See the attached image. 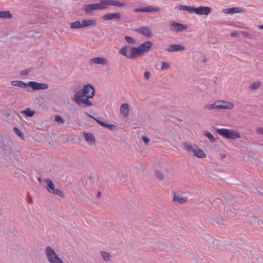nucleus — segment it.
<instances>
[{
  "instance_id": "nucleus-45",
  "label": "nucleus",
  "mask_w": 263,
  "mask_h": 263,
  "mask_svg": "<svg viewBox=\"0 0 263 263\" xmlns=\"http://www.w3.org/2000/svg\"><path fill=\"white\" fill-rule=\"evenodd\" d=\"M220 157H221V158L223 159V158H226V156L225 154H222L220 155Z\"/></svg>"
},
{
  "instance_id": "nucleus-47",
  "label": "nucleus",
  "mask_w": 263,
  "mask_h": 263,
  "mask_svg": "<svg viewBox=\"0 0 263 263\" xmlns=\"http://www.w3.org/2000/svg\"><path fill=\"white\" fill-rule=\"evenodd\" d=\"M258 27L259 28V29L263 30V25H262L261 26H258Z\"/></svg>"
},
{
  "instance_id": "nucleus-39",
  "label": "nucleus",
  "mask_w": 263,
  "mask_h": 263,
  "mask_svg": "<svg viewBox=\"0 0 263 263\" xmlns=\"http://www.w3.org/2000/svg\"><path fill=\"white\" fill-rule=\"evenodd\" d=\"M55 121L59 123L63 124L64 123V121L61 118L60 116H56L55 117Z\"/></svg>"
},
{
  "instance_id": "nucleus-14",
  "label": "nucleus",
  "mask_w": 263,
  "mask_h": 263,
  "mask_svg": "<svg viewBox=\"0 0 263 263\" xmlns=\"http://www.w3.org/2000/svg\"><path fill=\"white\" fill-rule=\"evenodd\" d=\"M219 109H232L234 107V104L229 101L219 100Z\"/></svg>"
},
{
  "instance_id": "nucleus-24",
  "label": "nucleus",
  "mask_w": 263,
  "mask_h": 263,
  "mask_svg": "<svg viewBox=\"0 0 263 263\" xmlns=\"http://www.w3.org/2000/svg\"><path fill=\"white\" fill-rule=\"evenodd\" d=\"M120 111L124 117H128L129 112V105L127 103H123L120 107Z\"/></svg>"
},
{
  "instance_id": "nucleus-36",
  "label": "nucleus",
  "mask_w": 263,
  "mask_h": 263,
  "mask_svg": "<svg viewBox=\"0 0 263 263\" xmlns=\"http://www.w3.org/2000/svg\"><path fill=\"white\" fill-rule=\"evenodd\" d=\"M204 136L208 138L211 142H214L215 141V139L214 136L208 131L205 132Z\"/></svg>"
},
{
  "instance_id": "nucleus-15",
  "label": "nucleus",
  "mask_w": 263,
  "mask_h": 263,
  "mask_svg": "<svg viewBox=\"0 0 263 263\" xmlns=\"http://www.w3.org/2000/svg\"><path fill=\"white\" fill-rule=\"evenodd\" d=\"M89 62L90 65L95 64L102 65H106L108 63V60L102 57H97L90 59Z\"/></svg>"
},
{
  "instance_id": "nucleus-26",
  "label": "nucleus",
  "mask_w": 263,
  "mask_h": 263,
  "mask_svg": "<svg viewBox=\"0 0 263 263\" xmlns=\"http://www.w3.org/2000/svg\"><path fill=\"white\" fill-rule=\"evenodd\" d=\"M176 8L180 10L187 11L190 13H194V7L193 6L179 5L176 7Z\"/></svg>"
},
{
  "instance_id": "nucleus-48",
  "label": "nucleus",
  "mask_w": 263,
  "mask_h": 263,
  "mask_svg": "<svg viewBox=\"0 0 263 263\" xmlns=\"http://www.w3.org/2000/svg\"><path fill=\"white\" fill-rule=\"evenodd\" d=\"M38 180L39 181L41 182L42 179L41 178H39Z\"/></svg>"
},
{
  "instance_id": "nucleus-38",
  "label": "nucleus",
  "mask_w": 263,
  "mask_h": 263,
  "mask_svg": "<svg viewBox=\"0 0 263 263\" xmlns=\"http://www.w3.org/2000/svg\"><path fill=\"white\" fill-rule=\"evenodd\" d=\"M170 65L169 63L165 62H162V66L161 67L162 70L167 69L170 68Z\"/></svg>"
},
{
  "instance_id": "nucleus-21",
  "label": "nucleus",
  "mask_w": 263,
  "mask_h": 263,
  "mask_svg": "<svg viewBox=\"0 0 263 263\" xmlns=\"http://www.w3.org/2000/svg\"><path fill=\"white\" fill-rule=\"evenodd\" d=\"M82 135L85 140L90 144H93L95 143V140L91 134L83 132Z\"/></svg>"
},
{
  "instance_id": "nucleus-5",
  "label": "nucleus",
  "mask_w": 263,
  "mask_h": 263,
  "mask_svg": "<svg viewBox=\"0 0 263 263\" xmlns=\"http://www.w3.org/2000/svg\"><path fill=\"white\" fill-rule=\"evenodd\" d=\"M217 133L218 135L228 139H236L240 138V135L238 132L231 129H218Z\"/></svg>"
},
{
  "instance_id": "nucleus-8",
  "label": "nucleus",
  "mask_w": 263,
  "mask_h": 263,
  "mask_svg": "<svg viewBox=\"0 0 263 263\" xmlns=\"http://www.w3.org/2000/svg\"><path fill=\"white\" fill-rule=\"evenodd\" d=\"M27 84L34 90L47 89L49 87L46 83H40L35 81H30Z\"/></svg>"
},
{
  "instance_id": "nucleus-44",
  "label": "nucleus",
  "mask_w": 263,
  "mask_h": 263,
  "mask_svg": "<svg viewBox=\"0 0 263 263\" xmlns=\"http://www.w3.org/2000/svg\"><path fill=\"white\" fill-rule=\"evenodd\" d=\"M238 33L237 32H233L231 33V36L232 37L236 36Z\"/></svg>"
},
{
  "instance_id": "nucleus-43",
  "label": "nucleus",
  "mask_w": 263,
  "mask_h": 263,
  "mask_svg": "<svg viewBox=\"0 0 263 263\" xmlns=\"http://www.w3.org/2000/svg\"><path fill=\"white\" fill-rule=\"evenodd\" d=\"M256 132L258 134L263 135V128L262 127H258L256 129Z\"/></svg>"
},
{
  "instance_id": "nucleus-2",
  "label": "nucleus",
  "mask_w": 263,
  "mask_h": 263,
  "mask_svg": "<svg viewBox=\"0 0 263 263\" xmlns=\"http://www.w3.org/2000/svg\"><path fill=\"white\" fill-rule=\"evenodd\" d=\"M183 146L185 151L189 153H193L194 156L197 158H205L206 157L204 151L197 145H192L189 143L185 142L183 144Z\"/></svg>"
},
{
  "instance_id": "nucleus-33",
  "label": "nucleus",
  "mask_w": 263,
  "mask_h": 263,
  "mask_svg": "<svg viewBox=\"0 0 263 263\" xmlns=\"http://www.w3.org/2000/svg\"><path fill=\"white\" fill-rule=\"evenodd\" d=\"M21 113L22 114H25L26 116L32 117L35 115V111L34 110H31L29 108H27L26 110L22 111Z\"/></svg>"
},
{
  "instance_id": "nucleus-28",
  "label": "nucleus",
  "mask_w": 263,
  "mask_h": 263,
  "mask_svg": "<svg viewBox=\"0 0 263 263\" xmlns=\"http://www.w3.org/2000/svg\"><path fill=\"white\" fill-rule=\"evenodd\" d=\"M109 5L110 6H115L119 7H122L126 6V4L124 3L120 2L118 1L109 0Z\"/></svg>"
},
{
  "instance_id": "nucleus-20",
  "label": "nucleus",
  "mask_w": 263,
  "mask_h": 263,
  "mask_svg": "<svg viewBox=\"0 0 263 263\" xmlns=\"http://www.w3.org/2000/svg\"><path fill=\"white\" fill-rule=\"evenodd\" d=\"M205 110H219V101H216L213 104H209L204 106Z\"/></svg>"
},
{
  "instance_id": "nucleus-19",
  "label": "nucleus",
  "mask_w": 263,
  "mask_h": 263,
  "mask_svg": "<svg viewBox=\"0 0 263 263\" xmlns=\"http://www.w3.org/2000/svg\"><path fill=\"white\" fill-rule=\"evenodd\" d=\"M97 10L106 9L110 6L109 0H102L99 3L96 4Z\"/></svg>"
},
{
  "instance_id": "nucleus-27",
  "label": "nucleus",
  "mask_w": 263,
  "mask_h": 263,
  "mask_svg": "<svg viewBox=\"0 0 263 263\" xmlns=\"http://www.w3.org/2000/svg\"><path fill=\"white\" fill-rule=\"evenodd\" d=\"M93 119H95L100 125L106 127L110 130H113L116 127L115 125L114 124H108L104 122L98 120L96 118H93Z\"/></svg>"
},
{
  "instance_id": "nucleus-1",
  "label": "nucleus",
  "mask_w": 263,
  "mask_h": 263,
  "mask_svg": "<svg viewBox=\"0 0 263 263\" xmlns=\"http://www.w3.org/2000/svg\"><path fill=\"white\" fill-rule=\"evenodd\" d=\"M95 92V88L91 85H86L82 90H79L75 93L73 100L78 105L84 107L92 106L93 104L89 99L94 97Z\"/></svg>"
},
{
  "instance_id": "nucleus-40",
  "label": "nucleus",
  "mask_w": 263,
  "mask_h": 263,
  "mask_svg": "<svg viewBox=\"0 0 263 263\" xmlns=\"http://www.w3.org/2000/svg\"><path fill=\"white\" fill-rule=\"evenodd\" d=\"M151 73L148 71H145L144 73V77L146 80H148L151 77Z\"/></svg>"
},
{
  "instance_id": "nucleus-18",
  "label": "nucleus",
  "mask_w": 263,
  "mask_h": 263,
  "mask_svg": "<svg viewBox=\"0 0 263 263\" xmlns=\"http://www.w3.org/2000/svg\"><path fill=\"white\" fill-rule=\"evenodd\" d=\"M185 50V47L179 44H172L170 45V47L166 49L168 52H173L178 51H183Z\"/></svg>"
},
{
  "instance_id": "nucleus-11",
  "label": "nucleus",
  "mask_w": 263,
  "mask_h": 263,
  "mask_svg": "<svg viewBox=\"0 0 263 263\" xmlns=\"http://www.w3.org/2000/svg\"><path fill=\"white\" fill-rule=\"evenodd\" d=\"M211 12V9L209 7L200 6L198 8L194 7V13L198 15H209Z\"/></svg>"
},
{
  "instance_id": "nucleus-10",
  "label": "nucleus",
  "mask_w": 263,
  "mask_h": 263,
  "mask_svg": "<svg viewBox=\"0 0 263 263\" xmlns=\"http://www.w3.org/2000/svg\"><path fill=\"white\" fill-rule=\"evenodd\" d=\"M135 31L138 32L144 36L151 38L153 36V33L151 29L146 26L141 27L135 29Z\"/></svg>"
},
{
  "instance_id": "nucleus-3",
  "label": "nucleus",
  "mask_w": 263,
  "mask_h": 263,
  "mask_svg": "<svg viewBox=\"0 0 263 263\" xmlns=\"http://www.w3.org/2000/svg\"><path fill=\"white\" fill-rule=\"evenodd\" d=\"M153 46V43L151 41H147L140 44L138 47H134L136 59L139 57L143 56L145 53L149 52Z\"/></svg>"
},
{
  "instance_id": "nucleus-13",
  "label": "nucleus",
  "mask_w": 263,
  "mask_h": 263,
  "mask_svg": "<svg viewBox=\"0 0 263 263\" xmlns=\"http://www.w3.org/2000/svg\"><path fill=\"white\" fill-rule=\"evenodd\" d=\"M102 18L105 21H109L112 20H119L121 18V14L120 12L107 13L102 16Z\"/></svg>"
},
{
  "instance_id": "nucleus-22",
  "label": "nucleus",
  "mask_w": 263,
  "mask_h": 263,
  "mask_svg": "<svg viewBox=\"0 0 263 263\" xmlns=\"http://www.w3.org/2000/svg\"><path fill=\"white\" fill-rule=\"evenodd\" d=\"M84 10L86 14H91L93 10H96V4H86L84 6Z\"/></svg>"
},
{
  "instance_id": "nucleus-35",
  "label": "nucleus",
  "mask_w": 263,
  "mask_h": 263,
  "mask_svg": "<svg viewBox=\"0 0 263 263\" xmlns=\"http://www.w3.org/2000/svg\"><path fill=\"white\" fill-rule=\"evenodd\" d=\"M261 85V82L257 81L253 83L251 85H250L249 88L250 89L255 90L258 88Z\"/></svg>"
},
{
  "instance_id": "nucleus-30",
  "label": "nucleus",
  "mask_w": 263,
  "mask_h": 263,
  "mask_svg": "<svg viewBox=\"0 0 263 263\" xmlns=\"http://www.w3.org/2000/svg\"><path fill=\"white\" fill-rule=\"evenodd\" d=\"M70 26L71 28L72 29H79L82 28V22L79 21H76L75 22H72L70 24Z\"/></svg>"
},
{
  "instance_id": "nucleus-25",
  "label": "nucleus",
  "mask_w": 263,
  "mask_h": 263,
  "mask_svg": "<svg viewBox=\"0 0 263 263\" xmlns=\"http://www.w3.org/2000/svg\"><path fill=\"white\" fill-rule=\"evenodd\" d=\"M11 85L13 86H17L22 88H26L28 84L22 81H12L11 82Z\"/></svg>"
},
{
  "instance_id": "nucleus-4",
  "label": "nucleus",
  "mask_w": 263,
  "mask_h": 263,
  "mask_svg": "<svg viewBox=\"0 0 263 263\" xmlns=\"http://www.w3.org/2000/svg\"><path fill=\"white\" fill-rule=\"evenodd\" d=\"M47 259L49 263H65L64 261L56 253L54 250L48 246L45 249Z\"/></svg>"
},
{
  "instance_id": "nucleus-6",
  "label": "nucleus",
  "mask_w": 263,
  "mask_h": 263,
  "mask_svg": "<svg viewBox=\"0 0 263 263\" xmlns=\"http://www.w3.org/2000/svg\"><path fill=\"white\" fill-rule=\"evenodd\" d=\"M44 182L46 184V189L50 193L58 195L61 197H64V194L63 191L60 189L55 188L54 183L51 179H44Z\"/></svg>"
},
{
  "instance_id": "nucleus-42",
  "label": "nucleus",
  "mask_w": 263,
  "mask_h": 263,
  "mask_svg": "<svg viewBox=\"0 0 263 263\" xmlns=\"http://www.w3.org/2000/svg\"><path fill=\"white\" fill-rule=\"evenodd\" d=\"M14 131L15 132V134L17 135L18 136H22V134L21 132V130L17 127L14 128Z\"/></svg>"
},
{
  "instance_id": "nucleus-17",
  "label": "nucleus",
  "mask_w": 263,
  "mask_h": 263,
  "mask_svg": "<svg viewBox=\"0 0 263 263\" xmlns=\"http://www.w3.org/2000/svg\"><path fill=\"white\" fill-rule=\"evenodd\" d=\"M222 12L226 14H235L238 13H243V9L241 7H231L223 10Z\"/></svg>"
},
{
  "instance_id": "nucleus-37",
  "label": "nucleus",
  "mask_w": 263,
  "mask_h": 263,
  "mask_svg": "<svg viewBox=\"0 0 263 263\" xmlns=\"http://www.w3.org/2000/svg\"><path fill=\"white\" fill-rule=\"evenodd\" d=\"M125 39L127 42L130 44H133L135 42V40L134 38L130 36H126L125 37Z\"/></svg>"
},
{
  "instance_id": "nucleus-31",
  "label": "nucleus",
  "mask_w": 263,
  "mask_h": 263,
  "mask_svg": "<svg viewBox=\"0 0 263 263\" xmlns=\"http://www.w3.org/2000/svg\"><path fill=\"white\" fill-rule=\"evenodd\" d=\"M241 34L247 37L250 39H253L255 36H259V33L257 32H254L253 33V34H251L250 33H249L248 32L246 31H242Z\"/></svg>"
},
{
  "instance_id": "nucleus-29",
  "label": "nucleus",
  "mask_w": 263,
  "mask_h": 263,
  "mask_svg": "<svg viewBox=\"0 0 263 263\" xmlns=\"http://www.w3.org/2000/svg\"><path fill=\"white\" fill-rule=\"evenodd\" d=\"M0 17L3 18H11L12 15L9 11H0Z\"/></svg>"
},
{
  "instance_id": "nucleus-9",
  "label": "nucleus",
  "mask_w": 263,
  "mask_h": 263,
  "mask_svg": "<svg viewBox=\"0 0 263 263\" xmlns=\"http://www.w3.org/2000/svg\"><path fill=\"white\" fill-rule=\"evenodd\" d=\"M170 29L172 31L177 32L186 30L187 26L183 24L173 22L170 24Z\"/></svg>"
},
{
  "instance_id": "nucleus-23",
  "label": "nucleus",
  "mask_w": 263,
  "mask_h": 263,
  "mask_svg": "<svg viewBox=\"0 0 263 263\" xmlns=\"http://www.w3.org/2000/svg\"><path fill=\"white\" fill-rule=\"evenodd\" d=\"M97 22L95 19L84 20L82 21V28H86L89 26H95Z\"/></svg>"
},
{
  "instance_id": "nucleus-16",
  "label": "nucleus",
  "mask_w": 263,
  "mask_h": 263,
  "mask_svg": "<svg viewBox=\"0 0 263 263\" xmlns=\"http://www.w3.org/2000/svg\"><path fill=\"white\" fill-rule=\"evenodd\" d=\"M188 199L187 196H181L179 195H177L175 193H174L173 201L174 203H177L180 204L185 203Z\"/></svg>"
},
{
  "instance_id": "nucleus-34",
  "label": "nucleus",
  "mask_w": 263,
  "mask_h": 263,
  "mask_svg": "<svg viewBox=\"0 0 263 263\" xmlns=\"http://www.w3.org/2000/svg\"><path fill=\"white\" fill-rule=\"evenodd\" d=\"M155 174L157 178L160 180H162L164 178V175L162 170H156L155 172Z\"/></svg>"
},
{
  "instance_id": "nucleus-12",
  "label": "nucleus",
  "mask_w": 263,
  "mask_h": 263,
  "mask_svg": "<svg viewBox=\"0 0 263 263\" xmlns=\"http://www.w3.org/2000/svg\"><path fill=\"white\" fill-rule=\"evenodd\" d=\"M133 11L135 12H159L160 11L159 7H153L152 6H147L140 8H135Z\"/></svg>"
},
{
  "instance_id": "nucleus-46",
  "label": "nucleus",
  "mask_w": 263,
  "mask_h": 263,
  "mask_svg": "<svg viewBox=\"0 0 263 263\" xmlns=\"http://www.w3.org/2000/svg\"><path fill=\"white\" fill-rule=\"evenodd\" d=\"M27 74V72H25V71H23L21 72V75H24Z\"/></svg>"
},
{
  "instance_id": "nucleus-7",
  "label": "nucleus",
  "mask_w": 263,
  "mask_h": 263,
  "mask_svg": "<svg viewBox=\"0 0 263 263\" xmlns=\"http://www.w3.org/2000/svg\"><path fill=\"white\" fill-rule=\"evenodd\" d=\"M119 53L129 59H136L134 47L125 46L120 48Z\"/></svg>"
},
{
  "instance_id": "nucleus-41",
  "label": "nucleus",
  "mask_w": 263,
  "mask_h": 263,
  "mask_svg": "<svg viewBox=\"0 0 263 263\" xmlns=\"http://www.w3.org/2000/svg\"><path fill=\"white\" fill-rule=\"evenodd\" d=\"M142 141L145 144H148L149 142V139L146 137V136H143L142 137Z\"/></svg>"
},
{
  "instance_id": "nucleus-32",
  "label": "nucleus",
  "mask_w": 263,
  "mask_h": 263,
  "mask_svg": "<svg viewBox=\"0 0 263 263\" xmlns=\"http://www.w3.org/2000/svg\"><path fill=\"white\" fill-rule=\"evenodd\" d=\"M100 254L105 261H109L110 260V254L106 251H101Z\"/></svg>"
}]
</instances>
